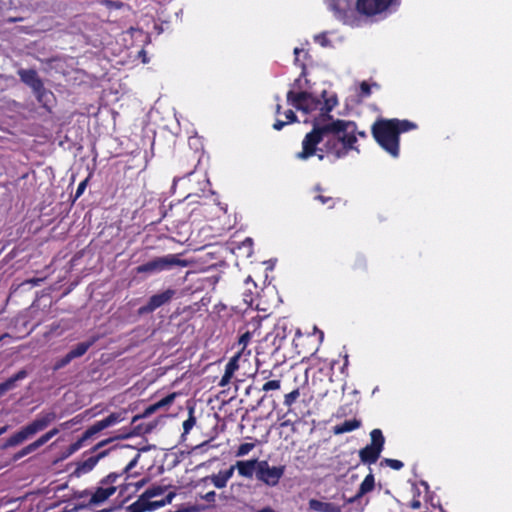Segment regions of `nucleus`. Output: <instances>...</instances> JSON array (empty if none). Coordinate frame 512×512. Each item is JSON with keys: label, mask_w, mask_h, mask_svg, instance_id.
<instances>
[{"label": "nucleus", "mask_w": 512, "mask_h": 512, "mask_svg": "<svg viewBox=\"0 0 512 512\" xmlns=\"http://www.w3.org/2000/svg\"><path fill=\"white\" fill-rule=\"evenodd\" d=\"M176 295V290L168 288L160 293L152 295L147 303L138 309L139 315H146L154 312L156 309L168 304Z\"/></svg>", "instance_id": "15"}, {"label": "nucleus", "mask_w": 512, "mask_h": 512, "mask_svg": "<svg viewBox=\"0 0 512 512\" xmlns=\"http://www.w3.org/2000/svg\"><path fill=\"white\" fill-rule=\"evenodd\" d=\"M362 425L360 419L353 418L349 420H345L344 422L337 424L333 427V433L335 435H340L348 432H352L356 429H359Z\"/></svg>", "instance_id": "26"}, {"label": "nucleus", "mask_w": 512, "mask_h": 512, "mask_svg": "<svg viewBox=\"0 0 512 512\" xmlns=\"http://www.w3.org/2000/svg\"><path fill=\"white\" fill-rule=\"evenodd\" d=\"M241 359V353H236L225 366V373L233 376L235 371L238 370L239 364L238 361Z\"/></svg>", "instance_id": "33"}, {"label": "nucleus", "mask_w": 512, "mask_h": 512, "mask_svg": "<svg viewBox=\"0 0 512 512\" xmlns=\"http://www.w3.org/2000/svg\"><path fill=\"white\" fill-rule=\"evenodd\" d=\"M122 476L116 472H111L99 481V486L92 492L86 504L80 505L79 508L94 507L106 502L118 489L117 480Z\"/></svg>", "instance_id": "4"}, {"label": "nucleus", "mask_w": 512, "mask_h": 512, "mask_svg": "<svg viewBox=\"0 0 512 512\" xmlns=\"http://www.w3.org/2000/svg\"><path fill=\"white\" fill-rule=\"evenodd\" d=\"M56 419L57 414L54 411L40 413L32 422L11 435L6 440L4 447H14L21 444L29 437L46 429Z\"/></svg>", "instance_id": "3"}, {"label": "nucleus", "mask_w": 512, "mask_h": 512, "mask_svg": "<svg viewBox=\"0 0 512 512\" xmlns=\"http://www.w3.org/2000/svg\"><path fill=\"white\" fill-rule=\"evenodd\" d=\"M235 469H236V464L230 466V468L227 470H221V473L223 474V476L225 477L227 482L232 478Z\"/></svg>", "instance_id": "45"}, {"label": "nucleus", "mask_w": 512, "mask_h": 512, "mask_svg": "<svg viewBox=\"0 0 512 512\" xmlns=\"http://www.w3.org/2000/svg\"><path fill=\"white\" fill-rule=\"evenodd\" d=\"M299 397H300V388L299 387L293 389L292 391H290L284 395L283 405L285 407H287V414L296 415L295 409L293 406L297 402Z\"/></svg>", "instance_id": "28"}, {"label": "nucleus", "mask_w": 512, "mask_h": 512, "mask_svg": "<svg viewBox=\"0 0 512 512\" xmlns=\"http://www.w3.org/2000/svg\"><path fill=\"white\" fill-rule=\"evenodd\" d=\"M122 419L123 418L121 417L120 413H111L106 418L95 422L93 425H91L89 428L85 430L81 437H79L75 442H73L67 447L68 455H73L84 446V443L88 439H90L100 431L120 422Z\"/></svg>", "instance_id": "8"}, {"label": "nucleus", "mask_w": 512, "mask_h": 512, "mask_svg": "<svg viewBox=\"0 0 512 512\" xmlns=\"http://www.w3.org/2000/svg\"><path fill=\"white\" fill-rule=\"evenodd\" d=\"M148 482V479L144 478L140 481H138L135 486L137 489L141 488L142 486H144L146 483Z\"/></svg>", "instance_id": "55"}, {"label": "nucleus", "mask_w": 512, "mask_h": 512, "mask_svg": "<svg viewBox=\"0 0 512 512\" xmlns=\"http://www.w3.org/2000/svg\"><path fill=\"white\" fill-rule=\"evenodd\" d=\"M401 0H357L359 14L376 16L391 13L400 6Z\"/></svg>", "instance_id": "9"}, {"label": "nucleus", "mask_w": 512, "mask_h": 512, "mask_svg": "<svg viewBox=\"0 0 512 512\" xmlns=\"http://www.w3.org/2000/svg\"><path fill=\"white\" fill-rule=\"evenodd\" d=\"M357 136H359L360 138H366L367 137V134L365 131H359L357 129Z\"/></svg>", "instance_id": "60"}, {"label": "nucleus", "mask_w": 512, "mask_h": 512, "mask_svg": "<svg viewBox=\"0 0 512 512\" xmlns=\"http://www.w3.org/2000/svg\"><path fill=\"white\" fill-rule=\"evenodd\" d=\"M256 512H275V510L269 506L257 510Z\"/></svg>", "instance_id": "57"}, {"label": "nucleus", "mask_w": 512, "mask_h": 512, "mask_svg": "<svg viewBox=\"0 0 512 512\" xmlns=\"http://www.w3.org/2000/svg\"><path fill=\"white\" fill-rule=\"evenodd\" d=\"M206 480H210L213 483V485L218 489L226 487L228 483L223 474L221 473V471H219L217 474H212L203 479V481Z\"/></svg>", "instance_id": "31"}, {"label": "nucleus", "mask_w": 512, "mask_h": 512, "mask_svg": "<svg viewBox=\"0 0 512 512\" xmlns=\"http://www.w3.org/2000/svg\"><path fill=\"white\" fill-rule=\"evenodd\" d=\"M7 426L0 427V436L7 431Z\"/></svg>", "instance_id": "63"}, {"label": "nucleus", "mask_w": 512, "mask_h": 512, "mask_svg": "<svg viewBox=\"0 0 512 512\" xmlns=\"http://www.w3.org/2000/svg\"><path fill=\"white\" fill-rule=\"evenodd\" d=\"M260 375H262L264 379H267L271 375V372L268 370H263L260 372Z\"/></svg>", "instance_id": "58"}, {"label": "nucleus", "mask_w": 512, "mask_h": 512, "mask_svg": "<svg viewBox=\"0 0 512 512\" xmlns=\"http://www.w3.org/2000/svg\"><path fill=\"white\" fill-rule=\"evenodd\" d=\"M122 419L123 418L121 417L120 413H111L106 418L95 422L93 425H91L89 428L85 430L81 437H79L75 442H73L67 447L68 455H73L84 446V443L88 439H90L100 431L120 422Z\"/></svg>", "instance_id": "7"}, {"label": "nucleus", "mask_w": 512, "mask_h": 512, "mask_svg": "<svg viewBox=\"0 0 512 512\" xmlns=\"http://www.w3.org/2000/svg\"><path fill=\"white\" fill-rule=\"evenodd\" d=\"M348 364H349L348 356H347V355H345L344 364H343V366H342V368H341V372H342V373H345V371H346V369H347V367H348Z\"/></svg>", "instance_id": "56"}, {"label": "nucleus", "mask_w": 512, "mask_h": 512, "mask_svg": "<svg viewBox=\"0 0 512 512\" xmlns=\"http://www.w3.org/2000/svg\"><path fill=\"white\" fill-rule=\"evenodd\" d=\"M315 41L320 43L322 46H326L328 43V39L325 34L315 36Z\"/></svg>", "instance_id": "51"}, {"label": "nucleus", "mask_w": 512, "mask_h": 512, "mask_svg": "<svg viewBox=\"0 0 512 512\" xmlns=\"http://www.w3.org/2000/svg\"><path fill=\"white\" fill-rule=\"evenodd\" d=\"M177 396H178V393L172 392V393L168 394L167 396H165L164 398H162L161 400L157 401L156 403L149 405L144 410L142 415H137L133 418V422H135L136 420H138L140 418L148 417L161 408L170 406L175 401Z\"/></svg>", "instance_id": "20"}, {"label": "nucleus", "mask_w": 512, "mask_h": 512, "mask_svg": "<svg viewBox=\"0 0 512 512\" xmlns=\"http://www.w3.org/2000/svg\"><path fill=\"white\" fill-rule=\"evenodd\" d=\"M166 490L165 486L154 485L141 494L147 501H150L151 498L162 495Z\"/></svg>", "instance_id": "32"}, {"label": "nucleus", "mask_w": 512, "mask_h": 512, "mask_svg": "<svg viewBox=\"0 0 512 512\" xmlns=\"http://www.w3.org/2000/svg\"><path fill=\"white\" fill-rule=\"evenodd\" d=\"M288 123L286 121H282V120H279L277 119L274 124H273V128L275 130H281L285 125H287Z\"/></svg>", "instance_id": "52"}, {"label": "nucleus", "mask_w": 512, "mask_h": 512, "mask_svg": "<svg viewBox=\"0 0 512 512\" xmlns=\"http://www.w3.org/2000/svg\"><path fill=\"white\" fill-rule=\"evenodd\" d=\"M176 493L175 492H169L164 499L159 501H152L154 505V509L160 508L162 506H165L166 504H170L172 500L175 498Z\"/></svg>", "instance_id": "37"}, {"label": "nucleus", "mask_w": 512, "mask_h": 512, "mask_svg": "<svg viewBox=\"0 0 512 512\" xmlns=\"http://www.w3.org/2000/svg\"><path fill=\"white\" fill-rule=\"evenodd\" d=\"M327 92L324 90L322 92V97L324 98V102L321 101V113H319V116L316 117L313 121V124L317 121L320 123L323 122H330L332 120H335L333 116L330 114V112L337 106L338 99L336 95H331L329 97H326Z\"/></svg>", "instance_id": "18"}, {"label": "nucleus", "mask_w": 512, "mask_h": 512, "mask_svg": "<svg viewBox=\"0 0 512 512\" xmlns=\"http://www.w3.org/2000/svg\"><path fill=\"white\" fill-rule=\"evenodd\" d=\"M328 9L334 16L347 25H355L357 22V2L352 0H327Z\"/></svg>", "instance_id": "10"}, {"label": "nucleus", "mask_w": 512, "mask_h": 512, "mask_svg": "<svg viewBox=\"0 0 512 512\" xmlns=\"http://www.w3.org/2000/svg\"><path fill=\"white\" fill-rule=\"evenodd\" d=\"M375 487V478H374V475L372 473H369L365 478L364 480L362 481V483L360 484V487L357 491V493L349 498L347 500V503H354L356 502L357 500H359L360 498H362L365 494L371 492Z\"/></svg>", "instance_id": "23"}, {"label": "nucleus", "mask_w": 512, "mask_h": 512, "mask_svg": "<svg viewBox=\"0 0 512 512\" xmlns=\"http://www.w3.org/2000/svg\"><path fill=\"white\" fill-rule=\"evenodd\" d=\"M73 360L74 358L71 356L70 352H68L64 356L59 357L54 361L52 370L54 372L59 371L69 365Z\"/></svg>", "instance_id": "30"}, {"label": "nucleus", "mask_w": 512, "mask_h": 512, "mask_svg": "<svg viewBox=\"0 0 512 512\" xmlns=\"http://www.w3.org/2000/svg\"><path fill=\"white\" fill-rule=\"evenodd\" d=\"M202 499H204L207 502H215V499H216L215 491L207 492L205 495L202 496Z\"/></svg>", "instance_id": "49"}, {"label": "nucleus", "mask_w": 512, "mask_h": 512, "mask_svg": "<svg viewBox=\"0 0 512 512\" xmlns=\"http://www.w3.org/2000/svg\"><path fill=\"white\" fill-rule=\"evenodd\" d=\"M91 494H92V492L90 490L85 489V490H82V491L75 492L74 497L76 499H82V498H85V497H88V496L91 497Z\"/></svg>", "instance_id": "48"}, {"label": "nucleus", "mask_w": 512, "mask_h": 512, "mask_svg": "<svg viewBox=\"0 0 512 512\" xmlns=\"http://www.w3.org/2000/svg\"><path fill=\"white\" fill-rule=\"evenodd\" d=\"M282 106L280 104L276 105L275 113L278 115L281 113Z\"/></svg>", "instance_id": "61"}, {"label": "nucleus", "mask_w": 512, "mask_h": 512, "mask_svg": "<svg viewBox=\"0 0 512 512\" xmlns=\"http://www.w3.org/2000/svg\"><path fill=\"white\" fill-rule=\"evenodd\" d=\"M352 269L355 271H365L367 269V260L363 255H357L353 261Z\"/></svg>", "instance_id": "35"}, {"label": "nucleus", "mask_w": 512, "mask_h": 512, "mask_svg": "<svg viewBox=\"0 0 512 512\" xmlns=\"http://www.w3.org/2000/svg\"><path fill=\"white\" fill-rule=\"evenodd\" d=\"M314 191L317 192V195L314 197L316 201H319L323 205H327L328 208H333L337 202L335 198L332 196H326L323 194V188L320 185H316L314 187Z\"/></svg>", "instance_id": "29"}, {"label": "nucleus", "mask_w": 512, "mask_h": 512, "mask_svg": "<svg viewBox=\"0 0 512 512\" xmlns=\"http://www.w3.org/2000/svg\"><path fill=\"white\" fill-rule=\"evenodd\" d=\"M196 424V417L194 416V409H189L188 418L183 422V435L188 434Z\"/></svg>", "instance_id": "34"}, {"label": "nucleus", "mask_w": 512, "mask_h": 512, "mask_svg": "<svg viewBox=\"0 0 512 512\" xmlns=\"http://www.w3.org/2000/svg\"><path fill=\"white\" fill-rule=\"evenodd\" d=\"M98 336H92L88 340L77 343L69 352L76 359L84 356L87 351L98 341Z\"/></svg>", "instance_id": "25"}, {"label": "nucleus", "mask_w": 512, "mask_h": 512, "mask_svg": "<svg viewBox=\"0 0 512 512\" xmlns=\"http://www.w3.org/2000/svg\"><path fill=\"white\" fill-rule=\"evenodd\" d=\"M232 377L233 376L224 372L223 376L221 377V379L219 381V386L225 387L226 385H228L230 383Z\"/></svg>", "instance_id": "47"}, {"label": "nucleus", "mask_w": 512, "mask_h": 512, "mask_svg": "<svg viewBox=\"0 0 512 512\" xmlns=\"http://www.w3.org/2000/svg\"><path fill=\"white\" fill-rule=\"evenodd\" d=\"M239 347H240V349H239V351L237 353H241V358L242 357L246 358L247 356L250 355V353H251L250 350L243 349V346H239Z\"/></svg>", "instance_id": "54"}, {"label": "nucleus", "mask_w": 512, "mask_h": 512, "mask_svg": "<svg viewBox=\"0 0 512 512\" xmlns=\"http://www.w3.org/2000/svg\"><path fill=\"white\" fill-rule=\"evenodd\" d=\"M60 430L58 428H53L40 436L36 441L30 443L29 445L22 448L20 451L14 454L13 460L18 461L19 459L25 457L26 455L36 451L38 448L46 444L50 439L56 436Z\"/></svg>", "instance_id": "17"}, {"label": "nucleus", "mask_w": 512, "mask_h": 512, "mask_svg": "<svg viewBox=\"0 0 512 512\" xmlns=\"http://www.w3.org/2000/svg\"><path fill=\"white\" fill-rule=\"evenodd\" d=\"M410 507L412 509H419L421 507V501L418 499V498H414L411 502H410Z\"/></svg>", "instance_id": "53"}, {"label": "nucleus", "mask_w": 512, "mask_h": 512, "mask_svg": "<svg viewBox=\"0 0 512 512\" xmlns=\"http://www.w3.org/2000/svg\"><path fill=\"white\" fill-rule=\"evenodd\" d=\"M252 338V334L249 331L244 332L238 340V346H243V349L247 348L248 343Z\"/></svg>", "instance_id": "41"}, {"label": "nucleus", "mask_w": 512, "mask_h": 512, "mask_svg": "<svg viewBox=\"0 0 512 512\" xmlns=\"http://www.w3.org/2000/svg\"><path fill=\"white\" fill-rule=\"evenodd\" d=\"M287 102L306 114L315 111L321 113V100L306 91L296 93L293 90H289L287 92Z\"/></svg>", "instance_id": "11"}, {"label": "nucleus", "mask_w": 512, "mask_h": 512, "mask_svg": "<svg viewBox=\"0 0 512 512\" xmlns=\"http://www.w3.org/2000/svg\"><path fill=\"white\" fill-rule=\"evenodd\" d=\"M292 333V325L285 319H280L274 326L273 330L268 333L264 342H271V354L274 355L283 346L287 337Z\"/></svg>", "instance_id": "14"}, {"label": "nucleus", "mask_w": 512, "mask_h": 512, "mask_svg": "<svg viewBox=\"0 0 512 512\" xmlns=\"http://www.w3.org/2000/svg\"><path fill=\"white\" fill-rule=\"evenodd\" d=\"M122 419L123 418L121 417L120 413H111L106 418L95 422L93 425H91L89 428L85 430L81 437H79L75 442H73L67 447L68 455H73L84 446V443L88 439H90L100 431L120 422Z\"/></svg>", "instance_id": "6"}, {"label": "nucleus", "mask_w": 512, "mask_h": 512, "mask_svg": "<svg viewBox=\"0 0 512 512\" xmlns=\"http://www.w3.org/2000/svg\"><path fill=\"white\" fill-rule=\"evenodd\" d=\"M281 388L280 380H269L262 386V391L268 392L270 390H279Z\"/></svg>", "instance_id": "39"}, {"label": "nucleus", "mask_w": 512, "mask_h": 512, "mask_svg": "<svg viewBox=\"0 0 512 512\" xmlns=\"http://www.w3.org/2000/svg\"><path fill=\"white\" fill-rule=\"evenodd\" d=\"M139 458H140V453H137L134 456V458L125 466V468L123 469L121 474L122 475L127 474L130 470H132L137 465Z\"/></svg>", "instance_id": "43"}, {"label": "nucleus", "mask_w": 512, "mask_h": 512, "mask_svg": "<svg viewBox=\"0 0 512 512\" xmlns=\"http://www.w3.org/2000/svg\"><path fill=\"white\" fill-rule=\"evenodd\" d=\"M357 124L354 121L336 119L330 122L313 124L302 141V150L296 153V158L307 160L317 156L323 160L325 156L338 160L346 157L357 147Z\"/></svg>", "instance_id": "1"}, {"label": "nucleus", "mask_w": 512, "mask_h": 512, "mask_svg": "<svg viewBox=\"0 0 512 512\" xmlns=\"http://www.w3.org/2000/svg\"><path fill=\"white\" fill-rule=\"evenodd\" d=\"M69 423H70V421L64 422V423L61 424V427L62 428H67Z\"/></svg>", "instance_id": "64"}, {"label": "nucleus", "mask_w": 512, "mask_h": 512, "mask_svg": "<svg viewBox=\"0 0 512 512\" xmlns=\"http://www.w3.org/2000/svg\"><path fill=\"white\" fill-rule=\"evenodd\" d=\"M417 124L407 119H377L371 126V134L376 143L393 158L400 154V135L415 130Z\"/></svg>", "instance_id": "2"}, {"label": "nucleus", "mask_w": 512, "mask_h": 512, "mask_svg": "<svg viewBox=\"0 0 512 512\" xmlns=\"http://www.w3.org/2000/svg\"><path fill=\"white\" fill-rule=\"evenodd\" d=\"M88 178L81 181L76 189L73 201H76L85 191L87 184H88Z\"/></svg>", "instance_id": "42"}, {"label": "nucleus", "mask_w": 512, "mask_h": 512, "mask_svg": "<svg viewBox=\"0 0 512 512\" xmlns=\"http://www.w3.org/2000/svg\"><path fill=\"white\" fill-rule=\"evenodd\" d=\"M126 512H146L153 511L154 505L152 501H147L142 495L139 498L126 507Z\"/></svg>", "instance_id": "27"}, {"label": "nucleus", "mask_w": 512, "mask_h": 512, "mask_svg": "<svg viewBox=\"0 0 512 512\" xmlns=\"http://www.w3.org/2000/svg\"><path fill=\"white\" fill-rule=\"evenodd\" d=\"M285 470V465L270 466L267 460H260L256 479L268 487H275L280 483Z\"/></svg>", "instance_id": "13"}, {"label": "nucleus", "mask_w": 512, "mask_h": 512, "mask_svg": "<svg viewBox=\"0 0 512 512\" xmlns=\"http://www.w3.org/2000/svg\"><path fill=\"white\" fill-rule=\"evenodd\" d=\"M301 53H304L305 56L308 55V53L305 52L303 49H300V48H297V47L294 49L295 64L299 65L302 68L301 75L304 76L305 75V70H306V65H305L304 62H300L299 56H300Z\"/></svg>", "instance_id": "38"}, {"label": "nucleus", "mask_w": 512, "mask_h": 512, "mask_svg": "<svg viewBox=\"0 0 512 512\" xmlns=\"http://www.w3.org/2000/svg\"><path fill=\"white\" fill-rule=\"evenodd\" d=\"M308 508L315 512H342V506L333 502H324L317 499L308 501Z\"/></svg>", "instance_id": "22"}, {"label": "nucleus", "mask_w": 512, "mask_h": 512, "mask_svg": "<svg viewBox=\"0 0 512 512\" xmlns=\"http://www.w3.org/2000/svg\"><path fill=\"white\" fill-rule=\"evenodd\" d=\"M259 462H260V460L257 458L250 459V460L237 461L235 464H236V469L238 471V474L241 477L251 479L253 477L254 473H255V475L257 474Z\"/></svg>", "instance_id": "21"}, {"label": "nucleus", "mask_w": 512, "mask_h": 512, "mask_svg": "<svg viewBox=\"0 0 512 512\" xmlns=\"http://www.w3.org/2000/svg\"><path fill=\"white\" fill-rule=\"evenodd\" d=\"M285 117H286V122H287L288 124H290V123H294V122H297V116H296V114L294 113V111H292V110H287V111L285 112Z\"/></svg>", "instance_id": "46"}, {"label": "nucleus", "mask_w": 512, "mask_h": 512, "mask_svg": "<svg viewBox=\"0 0 512 512\" xmlns=\"http://www.w3.org/2000/svg\"><path fill=\"white\" fill-rule=\"evenodd\" d=\"M295 336H297V337H298V339H301V338H302V333H301V331H300L299 329H297V330L295 331Z\"/></svg>", "instance_id": "62"}, {"label": "nucleus", "mask_w": 512, "mask_h": 512, "mask_svg": "<svg viewBox=\"0 0 512 512\" xmlns=\"http://www.w3.org/2000/svg\"><path fill=\"white\" fill-rule=\"evenodd\" d=\"M71 455H68V450L67 448L65 449V451L62 452V455L60 457L61 460H64V459H67L68 457H70Z\"/></svg>", "instance_id": "59"}, {"label": "nucleus", "mask_w": 512, "mask_h": 512, "mask_svg": "<svg viewBox=\"0 0 512 512\" xmlns=\"http://www.w3.org/2000/svg\"><path fill=\"white\" fill-rule=\"evenodd\" d=\"M360 91L363 96H369L371 94V87L367 82L363 81L360 84Z\"/></svg>", "instance_id": "44"}, {"label": "nucleus", "mask_w": 512, "mask_h": 512, "mask_svg": "<svg viewBox=\"0 0 512 512\" xmlns=\"http://www.w3.org/2000/svg\"><path fill=\"white\" fill-rule=\"evenodd\" d=\"M18 75L20 80L33 90L38 101H42L43 96L46 94V89L37 71L35 69H19Z\"/></svg>", "instance_id": "16"}, {"label": "nucleus", "mask_w": 512, "mask_h": 512, "mask_svg": "<svg viewBox=\"0 0 512 512\" xmlns=\"http://www.w3.org/2000/svg\"><path fill=\"white\" fill-rule=\"evenodd\" d=\"M370 437L371 443L359 451L361 462L369 465L377 462L385 444L383 433L378 428L370 432Z\"/></svg>", "instance_id": "12"}, {"label": "nucleus", "mask_w": 512, "mask_h": 512, "mask_svg": "<svg viewBox=\"0 0 512 512\" xmlns=\"http://www.w3.org/2000/svg\"><path fill=\"white\" fill-rule=\"evenodd\" d=\"M189 261L181 259L179 254H168L162 257H156L144 264L136 267L138 274H151L170 270L174 267H187Z\"/></svg>", "instance_id": "5"}, {"label": "nucleus", "mask_w": 512, "mask_h": 512, "mask_svg": "<svg viewBox=\"0 0 512 512\" xmlns=\"http://www.w3.org/2000/svg\"><path fill=\"white\" fill-rule=\"evenodd\" d=\"M255 447V444L254 443H242L238 446L236 452H235V456L236 457H243L247 454L250 453V451H252Z\"/></svg>", "instance_id": "36"}, {"label": "nucleus", "mask_w": 512, "mask_h": 512, "mask_svg": "<svg viewBox=\"0 0 512 512\" xmlns=\"http://www.w3.org/2000/svg\"><path fill=\"white\" fill-rule=\"evenodd\" d=\"M112 441V439H106V440H103V441H100L99 443H97L92 449H91V452H96L98 451L99 449H101L102 447H104L105 445H107L108 443H110Z\"/></svg>", "instance_id": "50"}, {"label": "nucleus", "mask_w": 512, "mask_h": 512, "mask_svg": "<svg viewBox=\"0 0 512 512\" xmlns=\"http://www.w3.org/2000/svg\"><path fill=\"white\" fill-rule=\"evenodd\" d=\"M27 375L28 372L25 369H21L16 374L0 383V396H3L6 392L14 389L16 387L17 381L25 379Z\"/></svg>", "instance_id": "24"}, {"label": "nucleus", "mask_w": 512, "mask_h": 512, "mask_svg": "<svg viewBox=\"0 0 512 512\" xmlns=\"http://www.w3.org/2000/svg\"><path fill=\"white\" fill-rule=\"evenodd\" d=\"M383 463H385L388 467H390L394 470H400L404 466V463L397 459L385 458L383 460L382 464Z\"/></svg>", "instance_id": "40"}, {"label": "nucleus", "mask_w": 512, "mask_h": 512, "mask_svg": "<svg viewBox=\"0 0 512 512\" xmlns=\"http://www.w3.org/2000/svg\"><path fill=\"white\" fill-rule=\"evenodd\" d=\"M108 454V450L100 451L96 455L90 456L83 461L76 462V468L73 471V475L80 477L84 474L91 472L97 465L100 459L104 458Z\"/></svg>", "instance_id": "19"}]
</instances>
